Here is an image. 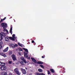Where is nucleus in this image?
<instances>
[{"instance_id": "obj_1", "label": "nucleus", "mask_w": 75, "mask_h": 75, "mask_svg": "<svg viewBox=\"0 0 75 75\" xmlns=\"http://www.w3.org/2000/svg\"><path fill=\"white\" fill-rule=\"evenodd\" d=\"M31 59L33 62H34L35 64H43L44 63L41 61H39L37 62V61L33 57H31Z\"/></svg>"}, {"instance_id": "obj_2", "label": "nucleus", "mask_w": 75, "mask_h": 75, "mask_svg": "<svg viewBox=\"0 0 75 75\" xmlns=\"http://www.w3.org/2000/svg\"><path fill=\"white\" fill-rule=\"evenodd\" d=\"M1 25L3 27L4 30L6 29L7 27V24L5 23H2L1 24Z\"/></svg>"}, {"instance_id": "obj_3", "label": "nucleus", "mask_w": 75, "mask_h": 75, "mask_svg": "<svg viewBox=\"0 0 75 75\" xmlns=\"http://www.w3.org/2000/svg\"><path fill=\"white\" fill-rule=\"evenodd\" d=\"M14 71L15 73L18 75H21V73L19 71L18 68H16L14 70Z\"/></svg>"}, {"instance_id": "obj_4", "label": "nucleus", "mask_w": 75, "mask_h": 75, "mask_svg": "<svg viewBox=\"0 0 75 75\" xmlns=\"http://www.w3.org/2000/svg\"><path fill=\"white\" fill-rule=\"evenodd\" d=\"M21 72H22V73L23 74L25 75V74H27V71H26L25 69H23L22 68H21Z\"/></svg>"}, {"instance_id": "obj_5", "label": "nucleus", "mask_w": 75, "mask_h": 75, "mask_svg": "<svg viewBox=\"0 0 75 75\" xmlns=\"http://www.w3.org/2000/svg\"><path fill=\"white\" fill-rule=\"evenodd\" d=\"M11 57L14 61H16V60H17V59H16V57L15 55L14 54H12L11 56Z\"/></svg>"}, {"instance_id": "obj_6", "label": "nucleus", "mask_w": 75, "mask_h": 75, "mask_svg": "<svg viewBox=\"0 0 75 75\" xmlns=\"http://www.w3.org/2000/svg\"><path fill=\"white\" fill-rule=\"evenodd\" d=\"M6 66H2L1 67V69L2 70V71H3L4 70H5V69H6Z\"/></svg>"}, {"instance_id": "obj_7", "label": "nucleus", "mask_w": 75, "mask_h": 75, "mask_svg": "<svg viewBox=\"0 0 75 75\" xmlns=\"http://www.w3.org/2000/svg\"><path fill=\"white\" fill-rule=\"evenodd\" d=\"M12 28H13V26H12V25H11L10 29L9 31V33H11V35H12V33H13V32L12 31Z\"/></svg>"}, {"instance_id": "obj_8", "label": "nucleus", "mask_w": 75, "mask_h": 75, "mask_svg": "<svg viewBox=\"0 0 75 75\" xmlns=\"http://www.w3.org/2000/svg\"><path fill=\"white\" fill-rule=\"evenodd\" d=\"M0 55L2 56H3V57H7V56H6L5 54L3 53H0Z\"/></svg>"}, {"instance_id": "obj_9", "label": "nucleus", "mask_w": 75, "mask_h": 75, "mask_svg": "<svg viewBox=\"0 0 75 75\" xmlns=\"http://www.w3.org/2000/svg\"><path fill=\"white\" fill-rule=\"evenodd\" d=\"M0 34L1 36H3V37H5L6 36V34L4 33H1Z\"/></svg>"}, {"instance_id": "obj_10", "label": "nucleus", "mask_w": 75, "mask_h": 75, "mask_svg": "<svg viewBox=\"0 0 75 75\" xmlns=\"http://www.w3.org/2000/svg\"><path fill=\"white\" fill-rule=\"evenodd\" d=\"M8 47H7L4 50H3V52H7V51H8Z\"/></svg>"}, {"instance_id": "obj_11", "label": "nucleus", "mask_w": 75, "mask_h": 75, "mask_svg": "<svg viewBox=\"0 0 75 75\" xmlns=\"http://www.w3.org/2000/svg\"><path fill=\"white\" fill-rule=\"evenodd\" d=\"M8 47H7L4 50H3V52H7V51H8Z\"/></svg>"}, {"instance_id": "obj_12", "label": "nucleus", "mask_w": 75, "mask_h": 75, "mask_svg": "<svg viewBox=\"0 0 75 75\" xmlns=\"http://www.w3.org/2000/svg\"><path fill=\"white\" fill-rule=\"evenodd\" d=\"M5 41H9V39H10V38L8 37H6L5 38Z\"/></svg>"}, {"instance_id": "obj_13", "label": "nucleus", "mask_w": 75, "mask_h": 75, "mask_svg": "<svg viewBox=\"0 0 75 75\" xmlns=\"http://www.w3.org/2000/svg\"><path fill=\"white\" fill-rule=\"evenodd\" d=\"M10 47H12V48H15V45L11 44V45H9Z\"/></svg>"}, {"instance_id": "obj_14", "label": "nucleus", "mask_w": 75, "mask_h": 75, "mask_svg": "<svg viewBox=\"0 0 75 75\" xmlns=\"http://www.w3.org/2000/svg\"><path fill=\"white\" fill-rule=\"evenodd\" d=\"M2 75H7V73L5 71H3L2 73Z\"/></svg>"}, {"instance_id": "obj_15", "label": "nucleus", "mask_w": 75, "mask_h": 75, "mask_svg": "<svg viewBox=\"0 0 75 75\" xmlns=\"http://www.w3.org/2000/svg\"><path fill=\"white\" fill-rule=\"evenodd\" d=\"M50 71H51V72H52V73H54V72H55V71H54V69H50Z\"/></svg>"}, {"instance_id": "obj_16", "label": "nucleus", "mask_w": 75, "mask_h": 75, "mask_svg": "<svg viewBox=\"0 0 75 75\" xmlns=\"http://www.w3.org/2000/svg\"><path fill=\"white\" fill-rule=\"evenodd\" d=\"M24 56L26 58H28V55H27V53H25L24 54Z\"/></svg>"}, {"instance_id": "obj_17", "label": "nucleus", "mask_w": 75, "mask_h": 75, "mask_svg": "<svg viewBox=\"0 0 75 75\" xmlns=\"http://www.w3.org/2000/svg\"><path fill=\"white\" fill-rule=\"evenodd\" d=\"M12 53H13V52H12V51H9L8 52V54L9 55H11V54H12Z\"/></svg>"}, {"instance_id": "obj_18", "label": "nucleus", "mask_w": 75, "mask_h": 75, "mask_svg": "<svg viewBox=\"0 0 75 75\" xmlns=\"http://www.w3.org/2000/svg\"><path fill=\"white\" fill-rule=\"evenodd\" d=\"M14 38H13L11 37H9V38L11 39V40L12 41H14L15 40V39Z\"/></svg>"}, {"instance_id": "obj_19", "label": "nucleus", "mask_w": 75, "mask_h": 75, "mask_svg": "<svg viewBox=\"0 0 75 75\" xmlns=\"http://www.w3.org/2000/svg\"><path fill=\"white\" fill-rule=\"evenodd\" d=\"M38 71L40 72H42V70L41 69H38Z\"/></svg>"}, {"instance_id": "obj_20", "label": "nucleus", "mask_w": 75, "mask_h": 75, "mask_svg": "<svg viewBox=\"0 0 75 75\" xmlns=\"http://www.w3.org/2000/svg\"><path fill=\"white\" fill-rule=\"evenodd\" d=\"M18 45L19 46H20V47H23V45L22 44H21L20 43H18Z\"/></svg>"}, {"instance_id": "obj_21", "label": "nucleus", "mask_w": 75, "mask_h": 75, "mask_svg": "<svg viewBox=\"0 0 75 75\" xmlns=\"http://www.w3.org/2000/svg\"><path fill=\"white\" fill-rule=\"evenodd\" d=\"M5 65H6V63H2L1 64V65L2 66H5Z\"/></svg>"}, {"instance_id": "obj_22", "label": "nucleus", "mask_w": 75, "mask_h": 75, "mask_svg": "<svg viewBox=\"0 0 75 75\" xmlns=\"http://www.w3.org/2000/svg\"><path fill=\"white\" fill-rule=\"evenodd\" d=\"M3 39V36L1 35H0V40H2Z\"/></svg>"}, {"instance_id": "obj_23", "label": "nucleus", "mask_w": 75, "mask_h": 75, "mask_svg": "<svg viewBox=\"0 0 75 75\" xmlns=\"http://www.w3.org/2000/svg\"><path fill=\"white\" fill-rule=\"evenodd\" d=\"M21 65H24V62H22V61L21 62Z\"/></svg>"}, {"instance_id": "obj_24", "label": "nucleus", "mask_w": 75, "mask_h": 75, "mask_svg": "<svg viewBox=\"0 0 75 75\" xmlns=\"http://www.w3.org/2000/svg\"><path fill=\"white\" fill-rule=\"evenodd\" d=\"M4 31H6L7 33H8V31L6 29H4Z\"/></svg>"}, {"instance_id": "obj_25", "label": "nucleus", "mask_w": 75, "mask_h": 75, "mask_svg": "<svg viewBox=\"0 0 75 75\" xmlns=\"http://www.w3.org/2000/svg\"><path fill=\"white\" fill-rule=\"evenodd\" d=\"M24 50H25V51L26 52H28V49H24Z\"/></svg>"}, {"instance_id": "obj_26", "label": "nucleus", "mask_w": 75, "mask_h": 75, "mask_svg": "<svg viewBox=\"0 0 75 75\" xmlns=\"http://www.w3.org/2000/svg\"><path fill=\"white\" fill-rule=\"evenodd\" d=\"M12 63H13V62L12 61H9L8 62L9 64H11Z\"/></svg>"}, {"instance_id": "obj_27", "label": "nucleus", "mask_w": 75, "mask_h": 75, "mask_svg": "<svg viewBox=\"0 0 75 75\" xmlns=\"http://www.w3.org/2000/svg\"><path fill=\"white\" fill-rule=\"evenodd\" d=\"M19 51H23V50L22 49H21V48H19Z\"/></svg>"}, {"instance_id": "obj_28", "label": "nucleus", "mask_w": 75, "mask_h": 75, "mask_svg": "<svg viewBox=\"0 0 75 75\" xmlns=\"http://www.w3.org/2000/svg\"><path fill=\"white\" fill-rule=\"evenodd\" d=\"M40 67H41L42 68H44V67L42 65H40Z\"/></svg>"}, {"instance_id": "obj_29", "label": "nucleus", "mask_w": 75, "mask_h": 75, "mask_svg": "<svg viewBox=\"0 0 75 75\" xmlns=\"http://www.w3.org/2000/svg\"><path fill=\"white\" fill-rule=\"evenodd\" d=\"M3 44V42L1 40H0V45Z\"/></svg>"}, {"instance_id": "obj_30", "label": "nucleus", "mask_w": 75, "mask_h": 75, "mask_svg": "<svg viewBox=\"0 0 75 75\" xmlns=\"http://www.w3.org/2000/svg\"><path fill=\"white\" fill-rule=\"evenodd\" d=\"M21 59H22V60L23 61V60L25 59L24 57H21Z\"/></svg>"}, {"instance_id": "obj_31", "label": "nucleus", "mask_w": 75, "mask_h": 75, "mask_svg": "<svg viewBox=\"0 0 75 75\" xmlns=\"http://www.w3.org/2000/svg\"><path fill=\"white\" fill-rule=\"evenodd\" d=\"M47 74H48V75L50 74V71L48 70L47 71Z\"/></svg>"}, {"instance_id": "obj_32", "label": "nucleus", "mask_w": 75, "mask_h": 75, "mask_svg": "<svg viewBox=\"0 0 75 75\" xmlns=\"http://www.w3.org/2000/svg\"><path fill=\"white\" fill-rule=\"evenodd\" d=\"M36 74L37 75H41V73L40 74L38 73H36Z\"/></svg>"}, {"instance_id": "obj_33", "label": "nucleus", "mask_w": 75, "mask_h": 75, "mask_svg": "<svg viewBox=\"0 0 75 75\" xmlns=\"http://www.w3.org/2000/svg\"><path fill=\"white\" fill-rule=\"evenodd\" d=\"M23 62H24V63H25V64H26L27 63L26 61L25 60V59L24 60H23Z\"/></svg>"}, {"instance_id": "obj_34", "label": "nucleus", "mask_w": 75, "mask_h": 75, "mask_svg": "<svg viewBox=\"0 0 75 75\" xmlns=\"http://www.w3.org/2000/svg\"><path fill=\"white\" fill-rule=\"evenodd\" d=\"M15 34H13V35H12V37L13 38H15Z\"/></svg>"}, {"instance_id": "obj_35", "label": "nucleus", "mask_w": 75, "mask_h": 75, "mask_svg": "<svg viewBox=\"0 0 75 75\" xmlns=\"http://www.w3.org/2000/svg\"><path fill=\"white\" fill-rule=\"evenodd\" d=\"M6 17H5L2 20H3V21H4V20H6Z\"/></svg>"}, {"instance_id": "obj_36", "label": "nucleus", "mask_w": 75, "mask_h": 75, "mask_svg": "<svg viewBox=\"0 0 75 75\" xmlns=\"http://www.w3.org/2000/svg\"><path fill=\"white\" fill-rule=\"evenodd\" d=\"M2 48V46L1 45H0V49H1Z\"/></svg>"}, {"instance_id": "obj_37", "label": "nucleus", "mask_w": 75, "mask_h": 75, "mask_svg": "<svg viewBox=\"0 0 75 75\" xmlns=\"http://www.w3.org/2000/svg\"><path fill=\"white\" fill-rule=\"evenodd\" d=\"M18 54H19L20 55H21V53H20V52H19L18 53Z\"/></svg>"}, {"instance_id": "obj_38", "label": "nucleus", "mask_w": 75, "mask_h": 75, "mask_svg": "<svg viewBox=\"0 0 75 75\" xmlns=\"http://www.w3.org/2000/svg\"><path fill=\"white\" fill-rule=\"evenodd\" d=\"M40 75H45V74H44L42 73L40 74Z\"/></svg>"}, {"instance_id": "obj_39", "label": "nucleus", "mask_w": 75, "mask_h": 75, "mask_svg": "<svg viewBox=\"0 0 75 75\" xmlns=\"http://www.w3.org/2000/svg\"><path fill=\"white\" fill-rule=\"evenodd\" d=\"M34 41L32 40V43H34Z\"/></svg>"}, {"instance_id": "obj_40", "label": "nucleus", "mask_w": 75, "mask_h": 75, "mask_svg": "<svg viewBox=\"0 0 75 75\" xmlns=\"http://www.w3.org/2000/svg\"><path fill=\"white\" fill-rule=\"evenodd\" d=\"M15 45V47H18V45H17V44H16V45Z\"/></svg>"}, {"instance_id": "obj_41", "label": "nucleus", "mask_w": 75, "mask_h": 75, "mask_svg": "<svg viewBox=\"0 0 75 75\" xmlns=\"http://www.w3.org/2000/svg\"><path fill=\"white\" fill-rule=\"evenodd\" d=\"M28 59H30V57H28Z\"/></svg>"}, {"instance_id": "obj_42", "label": "nucleus", "mask_w": 75, "mask_h": 75, "mask_svg": "<svg viewBox=\"0 0 75 75\" xmlns=\"http://www.w3.org/2000/svg\"><path fill=\"white\" fill-rule=\"evenodd\" d=\"M9 75H12V73H10L9 74Z\"/></svg>"}, {"instance_id": "obj_43", "label": "nucleus", "mask_w": 75, "mask_h": 75, "mask_svg": "<svg viewBox=\"0 0 75 75\" xmlns=\"http://www.w3.org/2000/svg\"><path fill=\"white\" fill-rule=\"evenodd\" d=\"M3 19H1L0 21V22H3Z\"/></svg>"}, {"instance_id": "obj_44", "label": "nucleus", "mask_w": 75, "mask_h": 75, "mask_svg": "<svg viewBox=\"0 0 75 75\" xmlns=\"http://www.w3.org/2000/svg\"><path fill=\"white\" fill-rule=\"evenodd\" d=\"M42 58H44V56H42Z\"/></svg>"}, {"instance_id": "obj_45", "label": "nucleus", "mask_w": 75, "mask_h": 75, "mask_svg": "<svg viewBox=\"0 0 75 75\" xmlns=\"http://www.w3.org/2000/svg\"><path fill=\"white\" fill-rule=\"evenodd\" d=\"M1 62H0V65H1Z\"/></svg>"}, {"instance_id": "obj_46", "label": "nucleus", "mask_w": 75, "mask_h": 75, "mask_svg": "<svg viewBox=\"0 0 75 75\" xmlns=\"http://www.w3.org/2000/svg\"><path fill=\"white\" fill-rule=\"evenodd\" d=\"M25 69H26V70H27V68L26 67H25Z\"/></svg>"}, {"instance_id": "obj_47", "label": "nucleus", "mask_w": 75, "mask_h": 75, "mask_svg": "<svg viewBox=\"0 0 75 75\" xmlns=\"http://www.w3.org/2000/svg\"><path fill=\"white\" fill-rule=\"evenodd\" d=\"M67 39H68V38H67Z\"/></svg>"}]
</instances>
